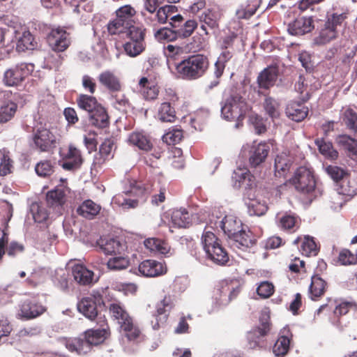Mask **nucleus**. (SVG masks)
Instances as JSON below:
<instances>
[{
	"label": "nucleus",
	"mask_w": 357,
	"mask_h": 357,
	"mask_svg": "<svg viewBox=\"0 0 357 357\" xmlns=\"http://www.w3.org/2000/svg\"><path fill=\"white\" fill-rule=\"evenodd\" d=\"M89 118L90 123L98 128L103 129L109 126V116L102 105L91 112Z\"/></svg>",
	"instance_id": "26"
},
{
	"label": "nucleus",
	"mask_w": 357,
	"mask_h": 357,
	"mask_svg": "<svg viewBox=\"0 0 357 357\" xmlns=\"http://www.w3.org/2000/svg\"><path fill=\"white\" fill-rule=\"evenodd\" d=\"M327 282L319 275H314L311 278V283L309 287V296L316 301L325 294L327 289Z\"/></svg>",
	"instance_id": "31"
},
{
	"label": "nucleus",
	"mask_w": 357,
	"mask_h": 357,
	"mask_svg": "<svg viewBox=\"0 0 357 357\" xmlns=\"http://www.w3.org/2000/svg\"><path fill=\"white\" fill-rule=\"evenodd\" d=\"M312 17L298 16L288 24V32L292 36H302L314 29Z\"/></svg>",
	"instance_id": "15"
},
{
	"label": "nucleus",
	"mask_w": 357,
	"mask_h": 357,
	"mask_svg": "<svg viewBox=\"0 0 357 357\" xmlns=\"http://www.w3.org/2000/svg\"><path fill=\"white\" fill-rule=\"evenodd\" d=\"M46 311L45 307L39 303L26 299L19 305L18 315L26 320L35 319Z\"/></svg>",
	"instance_id": "14"
},
{
	"label": "nucleus",
	"mask_w": 357,
	"mask_h": 357,
	"mask_svg": "<svg viewBox=\"0 0 357 357\" xmlns=\"http://www.w3.org/2000/svg\"><path fill=\"white\" fill-rule=\"evenodd\" d=\"M174 307L173 298L169 294L165 295L164 298L157 304L156 310L153 314L154 320L151 321L154 330L159 329L166 323L169 314Z\"/></svg>",
	"instance_id": "10"
},
{
	"label": "nucleus",
	"mask_w": 357,
	"mask_h": 357,
	"mask_svg": "<svg viewBox=\"0 0 357 357\" xmlns=\"http://www.w3.org/2000/svg\"><path fill=\"white\" fill-rule=\"evenodd\" d=\"M232 178L238 183L239 187L245 185L252 188L255 180L254 176L247 169H238L234 171Z\"/></svg>",
	"instance_id": "46"
},
{
	"label": "nucleus",
	"mask_w": 357,
	"mask_h": 357,
	"mask_svg": "<svg viewBox=\"0 0 357 357\" xmlns=\"http://www.w3.org/2000/svg\"><path fill=\"white\" fill-rule=\"evenodd\" d=\"M121 328L124 331L126 337L130 341L137 340L141 335L140 330L133 323L132 319L127 322H123Z\"/></svg>",
	"instance_id": "56"
},
{
	"label": "nucleus",
	"mask_w": 357,
	"mask_h": 357,
	"mask_svg": "<svg viewBox=\"0 0 357 357\" xmlns=\"http://www.w3.org/2000/svg\"><path fill=\"white\" fill-rule=\"evenodd\" d=\"M138 271L145 277L154 278L165 274L167 272V268L161 262L146 259L139 264Z\"/></svg>",
	"instance_id": "17"
},
{
	"label": "nucleus",
	"mask_w": 357,
	"mask_h": 357,
	"mask_svg": "<svg viewBox=\"0 0 357 357\" xmlns=\"http://www.w3.org/2000/svg\"><path fill=\"white\" fill-rule=\"evenodd\" d=\"M276 225L282 231L291 234L300 229L301 218L295 213L286 212L277 216Z\"/></svg>",
	"instance_id": "13"
},
{
	"label": "nucleus",
	"mask_w": 357,
	"mask_h": 357,
	"mask_svg": "<svg viewBox=\"0 0 357 357\" xmlns=\"http://www.w3.org/2000/svg\"><path fill=\"white\" fill-rule=\"evenodd\" d=\"M103 305L102 295L96 292L82 298L77 303V309L85 317L94 320L98 315V308Z\"/></svg>",
	"instance_id": "8"
},
{
	"label": "nucleus",
	"mask_w": 357,
	"mask_h": 357,
	"mask_svg": "<svg viewBox=\"0 0 357 357\" xmlns=\"http://www.w3.org/2000/svg\"><path fill=\"white\" fill-rule=\"evenodd\" d=\"M106 327L98 329H89L84 333V338L86 340L91 349L92 345H98L102 343L109 335V327L103 321Z\"/></svg>",
	"instance_id": "28"
},
{
	"label": "nucleus",
	"mask_w": 357,
	"mask_h": 357,
	"mask_svg": "<svg viewBox=\"0 0 357 357\" xmlns=\"http://www.w3.org/2000/svg\"><path fill=\"white\" fill-rule=\"evenodd\" d=\"M326 172L336 183H340L344 178L349 176L346 170L335 165H328L326 168Z\"/></svg>",
	"instance_id": "61"
},
{
	"label": "nucleus",
	"mask_w": 357,
	"mask_h": 357,
	"mask_svg": "<svg viewBox=\"0 0 357 357\" xmlns=\"http://www.w3.org/2000/svg\"><path fill=\"white\" fill-rule=\"evenodd\" d=\"M58 139L50 129L44 126L34 128L31 135V147L43 153L52 152L57 146Z\"/></svg>",
	"instance_id": "4"
},
{
	"label": "nucleus",
	"mask_w": 357,
	"mask_h": 357,
	"mask_svg": "<svg viewBox=\"0 0 357 357\" xmlns=\"http://www.w3.org/2000/svg\"><path fill=\"white\" fill-rule=\"evenodd\" d=\"M17 109V105L12 101L0 107V123H4L11 120Z\"/></svg>",
	"instance_id": "53"
},
{
	"label": "nucleus",
	"mask_w": 357,
	"mask_h": 357,
	"mask_svg": "<svg viewBox=\"0 0 357 357\" xmlns=\"http://www.w3.org/2000/svg\"><path fill=\"white\" fill-rule=\"evenodd\" d=\"M292 161L285 153L278 155L275 159V175L276 177H285L289 172Z\"/></svg>",
	"instance_id": "32"
},
{
	"label": "nucleus",
	"mask_w": 357,
	"mask_h": 357,
	"mask_svg": "<svg viewBox=\"0 0 357 357\" xmlns=\"http://www.w3.org/2000/svg\"><path fill=\"white\" fill-rule=\"evenodd\" d=\"M63 162L61 167L63 169L73 171L79 169L83 163V158L79 149L75 145L69 144L66 152L61 154Z\"/></svg>",
	"instance_id": "12"
},
{
	"label": "nucleus",
	"mask_w": 357,
	"mask_h": 357,
	"mask_svg": "<svg viewBox=\"0 0 357 357\" xmlns=\"http://www.w3.org/2000/svg\"><path fill=\"white\" fill-rule=\"evenodd\" d=\"M65 191L62 188H56L47 192L46 200L50 207L61 206L65 202Z\"/></svg>",
	"instance_id": "47"
},
{
	"label": "nucleus",
	"mask_w": 357,
	"mask_h": 357,
	"mask_svg": "<svg viewBox=\"0 0 357 357\" xmlns=\"http://www.w3.org/2000/svg\"><path fill=\"white\" fill-rule=\"evenodd\" d=\"M221 17V14L218 10L215 8H208L204 10L201 15H199V21L202 23L201 29L208 34L206 31V26L213 29L218 26V21Z\"/></svg>",
	"instance_id": "27"
},
{
	"label": "nucleus",
	"mask_w": 357,
	"mask_h": 357,
	"mask_svg": "<svg viewBox=\"0 0 357 357\" xmlns=\"http://www.w3.org/2000/svg\"><path fill=\"white\" fill-rule=\"evenodd\" d=\"M35 66L31 63H21L8 68L3 73L2 82L8 87L18 86L31 75Z\"/></svg>",
	"instance_id": "6"
},
{
	"label": "nucleus",
	"mask_w": 357,
	"mask_h": 357,
	"mask_svg": "<svg viewBox=\"0 0 357 357\" xmlns=\"http://www.w3.org/2000/svg\"><path fill=\"white\" fill-rule=\"evenodd\" d=\"M171 220L172 224L177 227L186 228L191 224L190 215L185 208L173 211Z\"/></svg>",
	"instance_id": "42"
},
{
	"label": "nucleus",
	"mask_w": 357,
	"mask_h": 357,
	"mask_svg": "<svg viewBox=\"0 0 357 357\" xmlns=\"http://www.w3.org/2000/svg\"><path fill=\"white\" fill-rule=\"evenodd\" d=\"M112 317L118 321L121 326L123 322H127L132 318L119 303H112L109 307Z\"/></svg>",
	"instance_id": "51"
},
{
	"label": "nucleus",
	"mask_w": 357,
	"mask_h": 357,
	"mask_svg": "<svg viewBox=\"0 0 357 357\" xmlns=\"http://www.w3.org/2000/svg\"><path fill=\"white\" fill-rule=\"evenodd\" d=\"M51 49L59 53L66 51L71 44L70 33L64 27L52 29L47 36Z\"/></svg>",
	"instance_id": "9"
},
{
	"label": "nucleus",
	"mask_w": 357,
	"mask_h": 357,
	"mask_svg": "<svg viewBox=\"0 0 357 357\" xmlns=\"http://www.w3.org/2000/svg\"><path fill=\"white\" fill-rule=\"evenodd\" d=\"M270 315L266 312H261L259 317V325L249 333L248 338L255 340L258 343L261 337L266 336L271 330Z\"/></svg>",
	"instance_id": "21"
},
{
	"label": "nucleus",
	"mask_w": 357,
	"mask_h": 357,
	"mask_svg": "<svg viewBox=\"0 0 357 357\" xmlns=\"http://www.w3.org/2000/svg\"><path fill=\"white\" fill-rule=\"evenodd\" d=\"M98 245L101 250L106 255H121L126 245L117 238H100Z\"/></svg>",
	"instance_id": "24"
},
{
	"label": "nucleus",
	"mask_w": 357,
	"mask_h": 357,
	"mask_svg": "<svg viewBox=\"0 0 357 357\" xmlns=\"http://www.w3.org/2000/svg\"><path fill=\"white\" fill-rule=\"evenodd\" d=\"M296 245H300V251L305 256H315L319 248L313 237L310 236H298L293 242Z\"/></svg>",
	"instance_id": "29"
},
{
	"label": "nucleus",
	"mask_w": 357,
	"mask_h": 357,
	"mask_svg": "<svg viewBox=\"0 0 357 357\" xmlns=\"http://www.w3.org/2000/svg\"><path fill=\"white\" fill-rule=\"evenodd\" d=\"M349 14V10L347 8L342 9L341 11L333 8L331 12L327 13L319 36L314 39L315 43L325 45L335 40L339 36L340 29L345 26Z\"/></svg>",
	"instance_id": "2"
},
{
	"label": "nucleus",
	"mask_w": 357,
	"mask_h": 357,
	"mask_svg": "<svg viewBox=\"0 0 357 357\" xmlns=\"http://www.w3.org/2000/svg\"><path fill=\"white\" fill-rule=\"evenodd\" d=\"M146 29L142 26H133L128 29L127 36L128 40L133 42L145 43Z\"/></svg>",
	"instance_id": "62"
},
{
	"label": "nucleus",
	"mask_w": 357,
	"mask_h": 357,
	"mask_svg": "<svg viewBox=\"0 0 357 357\" xmlns=\"http://www.w3.org/2000/svg\"><path fill=\"white\" fill-rule=\"evenodd\" d=\"M36 174L41 177H47L52 175L54 172V166L49 160H45L39 162L35 167Z\"/></svg>",
	"instance_id": "64"
},
{
	"label": "nucleus",
	"mask_w": 357,
	"mask_h": 357,
	"mask_svg": "<svg viewBox=\"0 0 357 357\" xmlns=\"http://www.w3.org/2000/svg\"><path fill=\"white\" fill-rule=\"evenodd\" d=\"M259 0H251L245 8H241L236 11L238 19H249L255 14L259 7Z\"/></svg>",
	"instance_id": "60"
},
{
	"label": "nucleus",
	"mask_w": 357,
	"mask_h": 357,
	"mask_svg": "<svg viewBox=\"0 0 357 357\" xmlns=\"http://www.w3.org/2000/svg\"><path fill=\"white\" fill-rule=\"evenodd\" d=\"M296 190L303 194L310 195L315 189L316 181L312 172L305 167H298L289 180Z\"/></svg>",
	"instance_id": "7"
},
{
	"label": "nucleus",
	"mask_w": 357,
	"mask_h": 357,
	"mask_svg": "<svg viewBox=\"0 0 357 357\" xmlns=\"http://www.w3.org/2000/svg\"><path fill=\"white\" fill-rule=\"evenodd\" d=\"M248 213L250 215L261 216L268 211V206L264 201L249 197L245 202Z\"/></svg>",
	"instance_id": "43"
},
{
	"label": "nucleus",
	"mask_w": 357,
	"mask_h": 357,
	"mask_svg": "<svg viewBox=\"0 0 357 357\" xmlns=\"http://www.w3.org/2000/svg\"><path fill=\"white\" fill-rule=\"evenodd\" d=\"M341 118L349 130L357 133V113L353 109L350 107L345 109Z\"/></svg>",
	"instance_id": "52"
},
{
	"label": "nucleus",
	"mask_w": 357,
	"mask_h": 357,
	"mask_svg": "<svg viewBox=\"0 0 357 357\" xmlns=\"http://www.w3.org/2000/svg\"><path fill=\"white\" fill-rule=\"evenodd\" d=\"M136 14V11L130 5H125L120 7L116 11V18L126 25V28L133 26V17Z\"/></svg>",
	"instance_id": "40"
},
{
	"label": "nucleus",
	"mask_w": 357,
	"mask_h": 357,
	"mask_svg": "<svg viewBox=\"0 0 357 357\" xmlns=\"http://www.w3.org/2000/svg\"><path fill=\"white\" fill-rule=\"evenodd\" d=\"M101 206L91 199H87L77 208V213L79 215L89 219H93L99 213Z\"/></svg>",
	"instance_id": "36"
},
{
	"label": "nucleus",
	"mask_w": 357,
	"mask_h": 357,
	"mask_svg": "<svg viewBox=\"0 0 357 357\" xmlns=\"http://www.w3.org/2000/svg\"><path fill=\"white\" fill-rule=\"evenodd\" d=\"M165 54L169 63L172 62V65L179 62L181 56L183 54V47L169 44L164 48Z\"/></svg>",
	"instance_id": "54"
},
{
	"label": "nucleus",
	"mask_w": 357,
	"mask_h": 357,
	"mask_svg": "<svg viewBox=\"0 0 357 357\" xmlns=\"http://www.w3.org/2000/svg\"><path fill=\"white\" fill-rule=\"evenodd\" d=\"M279 76V67L277 65H271L261 70L257 77V84L259 89L269 91L274 86Z\"/></svg>",
	"instance_id": "11"
},
{
	"label": "nucleus",
	"mask_w": 357,
	"mask_h": 357,
	"mask_svg": "<svg viewBox=\"0 0 357 357\" xmlns=\"http://www.w3.org/2000/svg\"><path fill=\"white\" fill-rule=\"evenodd\" d=\"M128 142L130 144L137 146L139 149L149 151L152 149V143L150 139L139 132H132L128 137Z\"/></svg>",
	"instance_id": "41"
},
{
	"label": "nucleus",
	"mask_w": 357,
	"mask_h": 357,
	"mask_svg": "<svg viewBox=\"0 0 357 357\" xmlns=\"http://www.w3.org/2000/svg\"><path fill=\"white\" fill-rule=\"evenodd\" d=\"M146 47L145 43L127 41L123 45L124 51L128 55L132 57L137 56L143 52Z\"/></svg>",
	"instance_id": "59"
},
{
	"label": "nucleus",
	"mask_w": 357,
	"mask_h": 357,
	"mask_svg": "<svg viewBox=\"0 0 357 357\" xmlns=\"http://www.w3.org/2000/svg\"><path fill=\"white\" fill-rule=\"evenodd\" d=\"M99 83L108 90L109 93L121 91L122 84L120 79L112 71L105 70L98 75Z\"/></svg>",
	"instance_id": "19"
},
{
	"label": "nucleus",
	"mask_w": 357,
	"mask_h": 357,
	"mask_svg": "<svg viewBox=\"0 0 357 357\" xmlns=\"http://www.w3.org/2000/svg\"><path fill=\"white\" fill-rule=\"evenodd\" d=\"M72 273L75 280L82 285L91 283L93 277V271L87 269L82 264H75L72 268Z\"/></svg>",
	"instance_id": "34"
},
{
	"label": "nucleus",
	"mask_w": 357,
	"mask_h": 357,
	"mask_svg": "<svg viewBox=\"0 0 357 357\" xmlns=\"http://www.w3.org/2000/svg\"><path fill=\"white\" fill-rule=\"evenodd\" d=\"M337 264L341 266H352L357 264V250L351 252L348 248H342L337 255Z\"/></svg>",
	"instance_id": "48"
},
{
	"label": "nucleus",
	"mask_w": 357,
	"mask_h": 357,
	"mask_svg": "<svg viewBox=\"0 0 357 357\" xmlns=\"http://www.w3.org/2000/svg\"><path fill=\"white\" fill-rule=\"evenodd\" d=\"M114 107L119 110H126L130 107L128 98L121 92L110 93Z\"/></svg>",
	"instance_id": "63"
},
{
	"label": "nucleus",
	"mask_w": 357,
	"mask_h": 357,
	"mask_svg": "<svg viewBox=\"0 0 357 357\" xmlns=\"http://www.w3.org/2000/svg\"><path fill=\"white\" fill-rule=\"evenodd\" d=\"M315 144L318 146L319 152L326 158L336 160L338 158V152L333 148L331 142H326L324 139H317Z\"/></svg>",
	"instance_id": "50"
},
{
	"label": "nucleus",
	"mask_w": 357,
	"mask_h": 357,
	"mask_svg": "<svg viewBox=\"0 0 357 357\" xmlns=\"http://www.w3.org/2000/svg\"><path fill=\"white\" fill-rule=\"evenodd\" d=\"M78 107L86 111L89 114L101 104L99 103L96 97L87 94H80L77 98Z\"/></svg>",
	"instance_id": "45"
},
{
	"label": "nucleus",
	"mask_w": 357,
	"mask_h": 357,
	"mask_svg": "<svg viewBox=\"0 0 357 357\" xmlns=\"http://www.w3.org/2000/svg\"><path fill=\"white\" fill-rule=\"evenodd\" d=\"M219 227L231 239L243 227L242 222L232 215H225L219 222Z\"/></svg>",
	"instance_id": "22"
},
{
	"label": "nucleus",
	"mask_w": 357,
	"mask_h": 357,
	"mask_svg": "<svg viewBox=\"0 0 357 357\" xmlns=\"http://www.w3.org/2000/svg\"><path fill=\"white\" fill-rule=\"evenodd\" d=\"M270 151V146L266 142L253 144L249 152V162L253 167H256L265 162Z\"/></svg>",
	"instance_id": "18"
},
{
	"label": "nucleus",
	"mask_w": 357,
	"mask_h": 357,
	"mask_svg": "<svg viewBox=\"0 0 357 357\" xmlns=\"http://www.w3.org/2000/svg\"><path fill=\"white\" fill-rule=\"evenodd\" d=\"M266 113L272 119L278 118L280 116V104L272 97L267 96L263 103Z\"/></svg>",
	"instance_id": "58"
},
{
	"label": "nucleus",
	"mask_w": 357,
	"mask_h": 357,
	"mask_svg": "<svg viewBox=\"0 0 357 357\" xmlns=\"http://www.w3.org/2000/svg\"><path fill=\"white\" fill-rule=\"evenodd\" d=\"M8 242V235L4 230L0 229V261L6 252L8 256L15 257L16 255L24 251V247L22 244L16 241H12L6 248Z\"/></svg>",
	"instance_id": "20"
},
{
	"label": "nucleus",
	"mask_w": 357,
	"mask_h": 357,
	"mask_svg": "<svg viewBox=\"0 0 357 357\" xmlns=\"http://www.w3.org/2000/svg\"><path fill=\"white\" fill-rule=\"evenodd\" d=\"M37 46L33 36L29 31H25L19 38L17 43L16 50L20 52L34 50Z\"/></svg>",
	"instance_id": "44"
},
{
	"label": "nucleus",
	"mask_w": 357,
	"mask_h": 357,
	"mask_svg": "<svg viewBox=\"0 0 357 357\" xmlns=\"http://www.w3.org/2000/svg\"><path fill=\"white\" fill-rule=\"evenodd\" d=\"M184 20L177 22L176 26H172L177 35V38H186L190 37L195 29L197 23L194 20H189L183 22Z\"/></svg>",
	"instance_id": "39"
},
{
	"label": "nucleus",
	"mask_w": 357,
	"mask_h": 357,
	"mask_svg": "<svg viewBox=\"0 0 357 357\" xmlns=\"http://www.w3.org/2000/svg\"><path fill=\"white\" fill-rule=\"evenodd\" d=\"M144 190L147 192H151L152 191L158 190L159 193L153 195L152 196V203L156 205H158L160 203H162L165 200V193H166V188L165 185H161L160 182L158 181L155 183H146L144 185Z\"/></svg>",
	"instance_id": "49"
},
{
	"label": "nucleus",
	"mask_w": 357,
	"mask_h": 357,
	"mask_svg": "<svg viewBox=\"0 0 357 357\" xmlns=\"http://www.w3.org/2000/svg\"><path fill=\"white\" fill-rule=\"evenodd\" d=\"M336 142L347 151V155L353 160L357 159V140L347 135H340Z\"/></svg>",
	"instance_id": "35"
},
{
	"label": "nucleus",
	"mask_w": 357,
	"mask_h": 357,
	"mask_svg": "<svg viewBox=\"0 0 357 357\" xmlns=\"http://www.w3.org/2000/svg\"><path fill=\"white\" fill-rule=\"evenodd\" d=\"M291 336L289 331H284L273 347V352L276 357L284 356L289 350Z\"/></svg>",
	"instance_id": "33"
},
{
	"label": "nucleus",
	"mask_w": 357,
	"mask_h": 357,
	"mask_svg": "<svg viewBox=\"0 0 357 357\" xmlns=\"http://www.w3.org/2000/svg\"><path fill=\"white\" fill-rule=\"evenodd\" d=\"M155 38L160 43H168L176 40L177 35L174 29L163 27L157 30L154 33Z\"/></svg>",
	"instance_id": "57"
},
{
	"label": "nucleus",
	"mask_w": 357,
	"mask_h": 357,
	"mask_svg": "<svg viewBox=\"0 0 357 357\" xmlns=\"http://www.w3.org/2000/svg\"><path fill=\"white\" fill-rule=\"evenodd\" d=\"M248 109L245 99L241 95L234 93L225 99L221 113L223 118L228 121H241L244 119Z\"/></svg>",
	"instance_id": "5"
},
{
	"label": "nucleus",
	"mask_w": 357,
	"mask_h": 357,
	"mask_svg": "<svg viewBox=\"0 0 357 357\" xmlns=\"http://www.w3.org/2000/svg\"><path fill=\"white\" fill-rule=\"evenodd\" d=\"M130 266V260L123 256H115L110 258L107 262L108 269L114 271H121Z\"/></svg>",
	"instance_id": "55"
},
{
	"label": "nucleus",
	"mask_w": 357,
	"mask_h": 357,
	"mask_svg": "<svg viewBox=\"0 0 357 357\" xmlns=\"http://www.w3.org/2000/svg\"><path fill=\"white\" fill-rule=\"evenodd\" d=\"M140 93L147 100H155L159 94L158 86L152 80L146 77H142L138 83Z\"/></svg>",
	"instance_id": "25"
},
{
	"label": "nucleus",
	"mask_w": 357,
	"mask_h": 357,
	"mask_svg": "<svg viewBox=\"0 0 357 357\" xmlns=\"http://www.w3.org/2000/svg\"><path fill=\"white\" fill-rule=\"evenodd\" d=\"M308 107L303 103L296 101L290 102L286 107L287 116L292 121L301 122L304 120L308 114Z\"/></svg>",
	"instance_id": "23"
},
{
	"label": "nucleus",
	"mask_w": 357,
	"mask_h": 357,
	"mask_svg": "<svg viewBox=\"0 0 357 357\" xmlns=\"http://www.w3.org/2000/svg\"><path fill=\"white\" fill-rule=\"evenodd\" d=\"M144 245L150 250L158 252L167 257L173 254V250L171 249L168 242L163 239L150 238L145 240Z\"/></svg>",
	"instance_id": "30"
},
{
	"label": "nucleus",
	"mask_w": 357,
	"mask_h": 357,
	"mask_svg": "<svg viewBox=\"0 0 357 357\" xmlns=\"http://www.w3.org/2000/svg\"><path fill=\"white\" fill-rule=\"evenodd\" d=\"M232 246L242 250H246L256 244L254 234L247 227H242L231 238Z\"/></svg>",
	"instance_id": "16"
},
{
	"label": "nucleus",
	"mask_w": 357,
	"mask_h": 357,
	"mask_svg": "<svg viewBox=\"0 0 357 357\" xmlns=\"http://www.w3.org/2000/svg\"><path fill=\"white\" fill-rule=\"evenodd\" d=\"M177 74L183 79L196 80L203 77L210 67L207 55L198 53L183 57L174 63Z\"/></svg>",
	"instance_id": "1"
},
{
	"label": "nucleus",
	"mask_w": 357,
	"mask_h": 357,
	"mask_svg": "<svg viewBox=\"0 0 357 357\" xmlns=\"http://www.w3.org/2000/svg\"><path fill=\"white\" fill-rule=\"evenodd\" d=\"M202 245L207 259L218 265H225L229 261V255L222 247L221 241L211 231H204L202 236Z\"/></svg>",
	"instance_id": "3"
},
{
	"label": "nucleus",
	"mask_w": 357,
	"mask_h": 357,
	"mask_svg": "<svg viewBox=\"0 0 357 357\" xmlns=\"http://www.w3.org/2000/svg\"><path fill=\"white\" fill-rule=\"evenodd\" d=\"M66 347L71 352H76L79 355L86 354L90 351L91 348L84 338H70L66 340Z\"/></svg>",
	"instance_id": "38"
},
{
	"label": "nucleus",
	"mask_w": 357,
	"mask_h": 357,
	"mask_svg": "<svg viewBox=\"0 0 357 357\" xmlns=\"http://www.w3.org/2000/svg\"><path fill=\"white\" fill-rule=\"evenodd\" d=\"M157 118L162 122L174 123L176 119L175 105L162 102L158 107Z\"/></svg>",
	"instance_id": "37"
}]
</instances>
